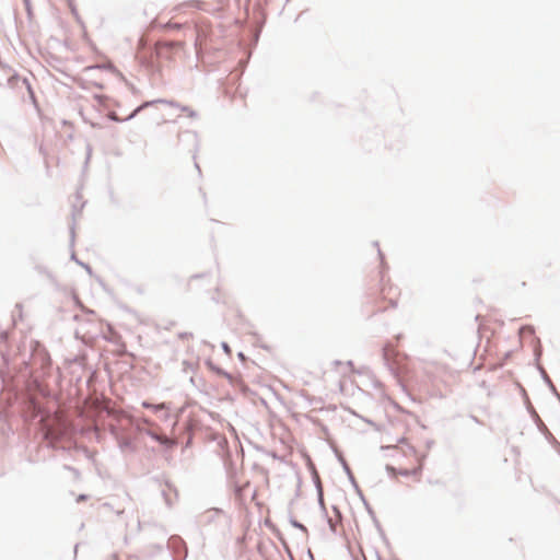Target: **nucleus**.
Wrapping results in <instances>:
<instances>
[{
	"mask_svg": "<svg viewBox=\"0 0 560 560\" xmlns=\"http://www.w3.org/2000/svg\"><path fill=\"white\" fill-rule=\"evenodd\" d=\"M336 455H337V458L338 460L340 462L341 466H342V469L343 471L346 472L350 483L352 485L353 489L355 490L357 494L360 497L361 501L363 502V504L365 506H368V501L365 500L364 498V494L362 492V490L360 489L352 471H351V468L349 467L347 460L343 458V456L339 453L336 452Z\"/></svg>",
	"mask_w": 560,
	"mask_h": 560,
	"instance_id": "3",
	"label": "nucleus"
},
{
	"mask_svg": "<svg viewBox=\"0 0 560 560\" xmlns=\"http://www.w3.org/2000/svg\"><path fill=\"white\" fill-rule=\"evenodd\" d=\"M9 82L10 83H15L16 85L19 83H21L23 86H25V89L27 90L28 94H30V97L33 102H35V93L31 86V83L30 81L26 79V78H21L19 77L18 74H13L10 79H9Z\"/></svg>",
	"mask_w": 560,
	"mask_h": 560,
	"instance_id": "6",
	"label": "nucleus"
},
{
	"mask_svg": "<svg viewBox=\"0 0 560 560\" xmlns=\"http://www.w3.org/2000/svg\"><path fill=\"white\" fill-rule=\"evenodd\" d=\"M373 245H374V246H376V247H378V242H377V241H375V242L373 243ZM377 254H378V257H380V259H381V265H382V266H384V265H385V262H384V255H383V253L381 252V249H380V248H377Z\"/></svg>",
	"mask_w": 560,
	"mask_h": 560,
	"instance_id": "24",
	"label": "nucleus"
},
{
	"mask_svg": "<svg viewBox=\"0 0 560 560\" xmlns=\"http://www.w3.org/2000/svg\"><path fill=\"white\" fill-rule=\"evenodd\" d=\"M117 444H118V447L121 452H126V451H130V452H133L135 451V446H133V443H132V439L129 438V436H126V435H121L119 436L117 440H116Z\"/></svg>",
	"mask_w": 560,
	"mask_h": 560,
	"instance_id": "7",
	"label": "nucleus"
},
{
	"mask_svg": "<svg viewBox=\"0 0 560 560\" xmlns=\"http://www.w3.org/2000/svg\"><path fill=\"white\" fill-rule=\"evenodd\" d=\"M70 259H71L72 261H74L75 264H78L79 266H81L82 268H84V270H85L90 276L93 273L91 266H90L89 264H85V262H83L82 260H80V259L77 257V255H75V253H74V252H72V253H71V255H70Z\"/></svg>",
	"mask_w": 560,
	"mask_h": 560,
	"instance_id": "12",
	"label": "nucleus"
},
{
	"mask_svg": "<svg viewBox=\"0 0 560 560\" xmlns=\"http://www.w3.org/2000/svg\"><path fill=\"white\" fill-rule=\"evenodd\" d=\"M294 503V500H291L290 501V504H289V523L291 524V526H293L294 528H298L300 529L301 532L303 533H307V528L301 523L299 522L291 513L290 509L291 506L293 505Z\"/></svg>",
	"mask_w": 560,
	"mask_h": 560,
	"instance_id": "11",
	"label": "nucleus"
},
{
	"mask_svg": "<svg viewBox=\"0 0 560 560\" xmlns=\"http://www.w3.org/2000/svg\"><path fill=\"white\" fill-rule=\"evenodd\" d=\"M340 364H341V361H339V360H335V361H334V365H336V366H337V365H340Z\"/></svg>",
	"mask_w": 560,
	"mask_h": 560,
	"instance_id": "45",
	"label": "nucleus"
},
{
	"mask_svg": "<svg viewBox=\"0 0 560 560\" xmlns=\"http://www.w3.org/2000/svg\"><path fill=\"white\" fill-rule=\"evenodd\" d=\"M523 330L528 332V334H534L535 332V328L532 325H525V326L521 327V331H523Z\"/></svg>",
	"mask_w": 560,
	"mask_h": 560,
	"instance_id": "26",
	"label": "nucleus"
},
{
	"mask_svg": "<svg viewBox=\"0 0 560 560\" xmlns=\"http://www.w3.org/2000/svg\"><path fill=\"white\" fill-rule=\"evenodd\" d=\"M160 46L164 49H167V50H172L176 47L179 46V43H176V42H164L162 44H160Z\"/></svg>",
	"mask_w": 560,
	"mask_h": 560,
	"instance_id": "19",
	"label": "nucleus"
},
{
	"mask_svg": "<svg viewBox=\"0 0 560 560\" xmlns=\"http://www.w3.org/2000/svg\"><path fill=\"white\" fill-rule=\"evenodd\" d=\"M313 480H314L315 488H316L318 504H319L320 509L324 512H326V508H325V503H324V491H323V487H322L318 476L313 475Z\"/></svg>",
	"mask_w": 560,
	"mask_h": 560,
	"instance_id": "9",
	"label": "nucleus"
},
{
	"mask_svg": "<svg viewBox=\"0 0 560 560\" xmlns=\"http://www.w3.org/2000/svg\"><path fill=\"white\" fill-rule=\"evenodd\" d=\"M88 499V495L86 494H79L78 498H77V502H82V501H85Z\"/></svg>",
	"mask_w": 560,
	"mask_h": 560,
	"instance_id": "40",
	"label": "nucleus"
},
{
	"mask_svg": "<svg viewBox=\"0 0 560 560\" xmlns=\"http://www.w3.org/2000/svg\"><path fill=\"white\" fill-rule=\"evenodd\" d=\"M365 508H366L368 512L372 515V517H373V522H374V524H375V526H376V528H377V530H378L380 535H381L383 538H385V533H384V530H383V528H382V526H381L380 522H378V521H377V518L375 517L373 510L371 509V506H370L369 504H368V506H365Z\"/></svg>",
	"mask_w": 560,
	"mask_h": 560,
	"instance_id": "15",
	"label": "nucleus"
},
{
	"mask_svg": "<svg viewBox=\"0 0 560 560\" xmlns=\"http://www.w3.org/2000/svg\"><path fill=\"white\" fill-rule=\"evenodd\" d=\"M347 365L353 368V362L351 360L347 361Z\"/></svg>",
	"mask_w": 560,
	"mask_h": 560,
	"instance_id": "43",
	"label": "nucleus"
},
{
	"mask_svg": "<svg viewBox=\"0 0 560 560\" xmlns=\"http://www.w3.org/2000/svg\"><path fill=\"white\" fill-rule=\"evenodd\" d=\"M108 119L112 120V121H115V122H124V121H127V117L121 119L117 116V114L115 112H110L108 114Z\"/></svg>",
	"mask_w": 560,
	"mask_h": 560,
	"instance_id": "20",
	"label": "nucleus"
},
{
	"mask_svg": "<svg viewBox=\"0 0 560 560\" xmlns=\"http://www.w3.org/2000/svg\"><path fill=\"white\" fill-rule=\"evenodd\" d=\"M520 390H521V395H522V397H523V399H524V404H525V406L527 407V406H528V402H530L529 397H528V395H527V392H526V389H525L523 386H521V385H520Z\"/></svg>",
	"mask_w": 560,
	"mask_h": 560,
	"instance_id": "21",
	"label": "nucleus"
},
{
	"mask_svg": "<svg viewBox=\"0 0 560 560\" xmlns=\"http://www.w3.org/2000/svg\"><path fill=\"white\" fill-rule=\"evenodd\" d=\"M148 435L156 441L158 443H160L161 445L165 446V447H172L174 445V442L167 438V436H162L160 435L159 433L154 432V431H148Z\"/></svg>",
	"mask_w": 560,
	"mask_h": 560,
	"instance_id": "10",
	"label": "nucleus"
},
{
	"mask_svg": "<svg viewBox=\"0 0 560 560\" xmlns=\"http://www.w3.org/2000/svg\"><path fill=\"white\" fill-rule=\"evenodd\" d=\"M35 270L39 272L40 275L46 276L50 281H55L54 275L44 266H36Z\"/></svg>",
	"mask_w": 560,
	"mask_h": 560,
	"instance_id": "18",
	"label": "nucleus"
},
{
	"mask_svg": "<svg viewBox=\"0 0 560 560\" xmlns=\"http://www.w3.org/2000/svg\"><path fill=\"white\" fill-rule=\"evenodd\" d=\"M26 11L28 14H31V1L30 0H23Z\"/></svg>",
	"mask_w": 560,
	"mask_h": 560,
	"instance_id": "38",
	"label": "nucleus"
},
{
	"mask_svg": "<svg viewBox=\"0 0 560 560\" xmlns=\"http://www.w3.org/2000/svg\"><path fill=\"white\" fill-rule=\"evenodd\" d=\"M94 98H95L100 104H103V103H104V101H105V98H106V96H104V95H100V94H96V95H94Z\"/></svg>",
	"mask_w": 560,
	"mask_h": 560,
	"instance_id": "32",
	"label": "nucleus"
},
{
	"mask_svg": "<svg viewBox=\"0 0 560 560\" xmlns=\"http://www.w3.org/2000/svg\"><path fill=\"white\" fill-rule=\"evenodd\" d=\"M528 413L530 415L533 421L535 422V424L537 425V429L542 433L545 434V436L549 440V441H552L555 443H557L556 439L552 436V434L549 432L548 428L546 427V424L542 422V420L540 419L539 415L537 413V411L535 410V408L533 407V405L530 402H528V406L526 407Z\"/></svg>",
	"mask_w": 560,
	"mask_h": 560,
	"instance_id": "4",
	"label": "nucleus"
},
{
	"mask_svg": "<svg viewBox=\"0 0 560 560\" xmlns=\"http://www.w3.org/2000/svg\"><path fill=\"white\" fill-rule=\"evenodd\" d=\"M237 357L242 361L245 360V354L243 352H238Z\"/></svg>",
	"mask_w": 560,
	"mask_h": 560,
	"instance_id": "42",
	"label": "nucleus"
},
{
	"mask_svg": "<svg viewBox=\"0 0 560 560\" xmlns=\"http://www.w3.org/2000/svg\"><path fill=\"white\" fill-rule=\"evenodd\" d=\"M67 2H68L69 7H70V9H71V12H72L74 15H78L77 9H75V7H74V4H73V0H67Z\"/></svg>",
	"mask_w": 560,
	"mask_h": 560,
	"instance_id": "30",
	"label": "nucleus"
},
{
	"mask_svg": "<svg viewBox=\"0 0 560 560\" xmlns=\"http://www.w3.org/2000/svg\"><path fill=\"white\" fill-rule=\"evenodd\" d=\"M422 463H420L416 468H412V469H396L395 467L390 466V465H386V470L389 475H396V474H399L404 477H410V476H418L421 474L422 471Z\"/></svg>",
	"mask_w": 560,
	"mask_h": 560,
	"instance_id": "5",
	"label": "nucleus"
},
{
	"mask_svg": "<svg viewBox=\"0 0 560 560\" xmlns=\"http://www.w3.org/2000/svg\"><path fill=\"white\" fill-rule=\"evenodd\" d=\"M221 348H222V350H223L226 354H231L232 350H231V347L229 346V343H228V342L222 341V342H221Z\"/></svg>",
	"mask_w": 560,
	"mask_h": 560,
	"instance_id": "25",
	"label": "nucleus"
},
{
	"mask_svg": "<svg viewBox=\"0 0 560 560\" xmlns=\"http://www.w3.org/2000/svg\"><path fill=\"white\" fill-rule=\"evenodd\" d=\"M51 364V360L48 355H46V358L44 359V362H43V366L44 368H49Z\"/></svg>",
	"mask_w": 560,
	"mask_h": 560,
	"instance_id": "33",
	"label": "nucleus"
},
{
	"mask_svg": "<svg viewBox=\"0 0 560 560\" xmlns=\"http://www.w3.org/2000/svg\"><path fill=\"white\" fill-rule=\"evenodd\" d=\"M550 392L557 397L558 400H560V394L559 392L557 390L556 386L553 385V383H551V386H548Z\"/></svg>",
	"mask_w": 560,
	"mask_h": 560,
	"instance_id": "28",
	"label": "nucleus"
},
{
	"mask_svg": "<svg viewBox=\"0 0 560 560\" xmlns=\"http://www.w3.org/2000/svg\"><path fill=\"white\" fill-rule=\"evenodd\" d=\"M195 166H196V167H197V170L200 172L199 164L195 163Z\"/></svg>",
	"mask_w": 560,
	"mask_h": 560,
	"instance_id": "47",
	"label": "nucleus"
},
{
	"mask_svg": "<svg viewBox=\"0 0 560 560\" xmlns=\"http://www.w3.org/2000/svg\"><path fill=\"white\" fill-rule=\"evenodd\" d=\"M108 431L110 433V435L115 439V441L121 436L124 434V431L122 429H120L119 427L115 425V424H110L108 427Z\"/></svg>",
	"mask_w": 560,
	"mask_h": 560,
	"instance_id": "17",
	"label": "nucleus"
},
{
	"mask_svg": "<svg viewBox=\"0 0 560 560\" xmlns=\"http://www.w3.org/2000/svg\"><path fill=\"white\" fill-rule=\"evenodd\" d=\"M162 495L164 497V500H165V503L171 506L172 505V502H171V499L170 497L167 495L166 491L165 490H162Z\"/></svg>",
	"mask_w": 560,
	"mask_h": 560,
	"instance_id": "31",
	"label": "nucleus"
},
{
	"mask_svg": "<svg viewBox=\"0 0 560 560\" xmlns=\"http://www.w3.org/2000/svg\"><path fill=\"white\" fill-rule=\"evenodd\" d=\"M307 555H308V557H310V559H311V560H314V556H313V553L311 552V550H308Z\"/></svg>",
	"mask_w": 560,
	"mask_h": 560,
	"instance_id": "44",
	"label": "nucleus"
},
{
	"mask_svg": "<svg viewBox=\"0 0 560 560\" xmlns=\"http://www.w3.org/2000/svg\"><path fill=\"white\" fill-rule=\"evenodd\" d=\"M470 418H471L475 422L479 423V420H478V418H477V417H475V416H470Z\"/></svg>",
	"mask_w": 560,
	"mask_h": 560,
	"instance_id": "46",
	"label": "nucleus"
},
{
	"mask_svg": "<svg viewBox=\"0 0 560 560\" xmlns=\"http://www.w3.org/2000/svg\"><path fill=\"white\" fill-rule=\"evenodd\" d=\"M540 374V377L541 380L544 381V383L547 385V386H551V378L549 377V375L547 374L546 370L544 369V366L541 364H538V368H536Z\"/></svg>",
	"mask_w": 560,
	"mask_h": 560,
	"instance_id": "14",
	"label": "nucleus"
},
{
	"mask_svg": "<svg viewBox=\"0 0 560 560\" xmlns=\"http://www.w3.org/2000/svg\"><path fill=\"white\" fill-rule=\"evenodd\" d=\"M365 508H366L368 512L372 515V517H373V522H374V524H375V526H376V528H377V530H378L380 535H381L383 538H385V533H384V530H383V528H382V526H381L380 522H378V521H377V518L375 517L373 510L371 509V506H370L369 504H368V506H365Z\"/></svg>",
	"mask_w": 560,
	"mask_h": 560,
	"instance_id": "16",
	"label": "nucleus"
},
{
	"mask_svg": "<svg viewBox=\"0 0 560 560\" xmlns=\"http://www.w3.org/2000/svg\"><path fill=\"white\" fill-rule=\"evenodd\" d=\"M191 336H192V334H191V332H180V334L178 335V337H179L180 339H186V338L191 337Z\"/></svg>",
	"mask_w": 560,
	"mask_h": 560,
	"instance_id": "39",
	"label": "nucleus"
},
{
	"mask_svg": "<svg viewBox=\"0 0 560 560\" xmlns=\"http://www.w3.org/2000/svg\"><path fill=\"white\" fill-rule=\"evenodd\" d=\"M362 420L365 421L366 423H369L370 425H372L375 430L380 431V427L374 421H372L368 418H363V417H362Z\"/></svg>",
	"mask_w": 560,
	"mask_h": 560,
	"instance_id": "29",
	"label": "nucleus"
},
{
	"mask_svg": "<svg viewBox=\"0 0 560 560\" xmlns=\"http://www.w3.org/2000/svg\"><path fill=\"white\" fill-rule=\"evenodd\" d=\"M182 136H186V137L192 138L195 141L197 140V132L185 131L179 137H182Z\"/></svg>",
	"mask_w": 560,
	"mask_h": 560,
	"instance_id": "27",
	"label": "nucleus"
},
{
	"mask_svg": "<svg viewBox=\"0 0 560 560\" xmlns=\"http://www.w3.org/2000/svg\"><path fill=\"white\" fill-rule=\"evenodd\" d=\"M542 355V347L540 345V340L537 339V343L535 346V349H534V357H535V365L536 368H538V364H540V358Z\"/></svg>",
	"mask_w": 560,
	"mask_h": 560,
	"instance_id": "13",
	"label": "nucleus"
},
{
	"mask_svg": "<svg viewBox=\"0 0 560 560\" xmlns=\"http://www.w3.org/2000/svg\"><path fill=\"white\" fill-rule=\"evenodd\" d=\"M206 364L208 368L213 371L215 374L221 375L230 381L231 384H233V376L231 373L224 371L222 368L215 365L211 360H207Z\"/></svg>",
	"mask_w": 560,
	"mask_h": 560,
	"instance_id": "8",
	"label": "nucleus"
},
{
	"mask_svg": "<svg viewBox=\"0 0 560 560\" xmlns=\"http://www.w3.org/2000/svg\"><path fill=\"white\" fill-rule=\"evenodd\" d=\"M328 525L330 527V530L335 533L336 532V526L331 523L330 520H328Z\"/></svg>",
	"mask_w": 560,
	"mask_h": 560,
	"instance_id": "41",
	"label": "nucleus"
},
{
	"mask_svg": "<svg viewBox=\"0 0 560 560\" xmlns=\"http://www.w3.org/2000/svg\"><path fill=\"white\" fill-rule=\"evenodd\" d=\"M75 232H74V223L70 226V245H74Z\"/></svg>",
	"mask_w": 560,
	"mask_h": 560,
	"instance_id": "23",
	"label": "nucleus"
},
{
	"mask_svg": "<svg viewBox=\"0 0 560 560\" xmlns=\"http://www.w3.org/2000/svg\"><path fill=\"white\" fill-rule=\"evenodd\" d=\"M98 69H106V70H109V71H116V68L113 63H104V65H101V66H97Z\"/></svg>",
	"mask_w": 560,
	"mask_h": 560,
	"instance_id": "22",
	"label": "nucleus"
},
{
	"mask_svg": "<svg viewBox=\"0 0 560 560\" xmlns=\"http://www.w3.org/2000/svg\"><path fill=\"white\" fill-rule=\"evenodd\" d=\"M383 359L385 361V364L389 368V370L393 371V368L389 365V360H388L386 351H384V353H383Z\"/></svg>",
	"mask_w": 560,
	"mask_h": 560,
	"instance_id": "35",
	"label": "nucleus"
},
{
	"mask_svg": "<svg viewBox=\"0 0 560 560\" xmlns=\"http://www.w3.org/2000/svg\"><path fill=\"white\" fill-rule=\"evenodd\" d=\"M168 548L173 552V560H186L187 558V546L182 537L174 535L168 539Z\"/></svg>",
	"mask_w": 560,
	"mask_h": 560,
	"instance_id": "2",
	"label": "nucleus"
},
{
	"mask_svg": "<svg viewBox=\"0 0 560 560\" xmlns=\"http://www.w3.org/2000/svg\"><path fill=\"white\" fill-rule=\"evenodd\" d=\"M63 468H65V469H67V470L72 471V472H74L75 475H79L78 469H75L74 467H71V466H69V465H65V466H63Z\"/></svg>",
	"mask_w": 560,
	"mask_h": 560,
	"instance_id": "37",
	"label": "nucleus"
},
{
	"mask_svg": "<svg viewBox=\"0 0 560 560\" xmlns=\"http://www.w3.org/2000/svg\"><path fill=\"white\" fill-rule=\"evenodd\" d=\"M156 103H164V104H167L170 106H173V107H177L179 108L183 113L187 114L188 117L190 118H197L198 117V113L194 109H191L190 107L186 106V105H180L179 103L175 102V101H168V100H163V98H159V100H152V101H145L143 102L142 104H140L139 106H137L128 116H127V119L126 120H131L133 119L140 112H142L144 108L149 107V106H152Z\"/></svg>",
	"mask_w": 560,
	"mask_h": 560,
	"instance_id": "1",
	"label": "nucleus"
},
{
	"mask_svg": "<svg viewBox=\"0 0 560 560\" xmlns=\"http://www.w3.org/2000/svg\"><path fill=\"white\" fill-rule=\"evenodd\" d=\"M15 310L18 311V314H19V317L22 318V310H23V305L21 303H18L15 305Z\"/></svg>",
	"mask_w": 560,
	"mask_h": 560,
	"instance_id": "34",
	"label": "nucleus"
},
{
	"mask_svg": "<svg viewBox=\"0 0 560 560\" xmlns=\"http://www.w3.org/2000/svg\"><path fill=\"white\" fill-rule=\"evenodd\" d=\"M168 27L173 28V30H180L182 28V24H178V23H170L168 24Z\"/></svg>",
	"mask_w": 560,
	"mask_h": 560,
	"instance_id": "36",
	"label": "nucleus"
}]
</instances>
